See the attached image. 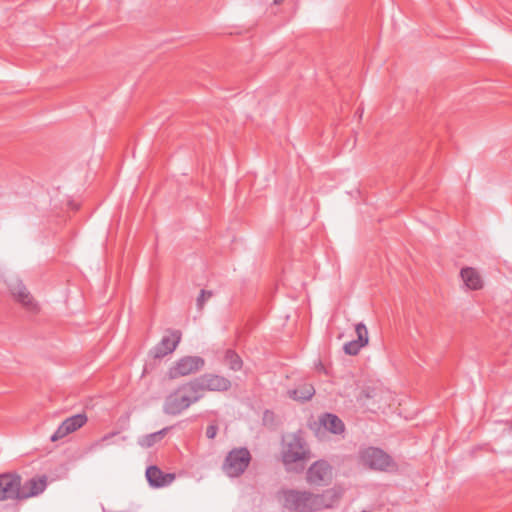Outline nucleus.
Returning <instances> with one entry per match:
<instances>
[{"mask_svg": "<svg viewBox=\"0 0 512 512\" xmlns=\"http://www.w3.org/2000/svg\"><path fill=\"white\" fill-rule=\"evenodd\" d=\"M344 494V486L335 484L321 493L282 488L277 492L276 497L282 508L290 512H318L336 507Z\"/></svg>", "mask_w": 512, "mask_h": 512, "instance_id": "obj_1", "label": "nucleus"}, {"mask_svg": "<svg viewBox=\"0 0 512 512\" xmlns=\"http://www.w3.org/2000/svg\"><path fill=\"white\" fill-rule=\"evenodd\" d=\"M200 399L192 380L179 385L170 392L164 402V412L169 415H179Z\"/></svg>", "mask_w": 512, "mask_h": 512, "instance_id": "obj_2", "label": "nucleus"}, {"mask_svg": "<svg viewBox=\"0 0 512 512\" xmlns=\"http://www.w3.org/2000/svg\"><path fill=\"white\" fill-rule=\"evenodd\" d=\"M312 457L308 443L301 431L288 436L281 451V460L287 470L299 462H307Z\"/></svg>", "mask_w": 512, "mask_h": 512, "instance_id": "obj_3", "label": "nucleus"}, {"mask_svg": "<svg viewBox=\"0 0 512 512\" xmlns=\"http://www.w3.org/2000/svg\"><path fill=\"white\" fill-rule=\"evenodd\" d=\"M359 458L364 466L372 470L389 472L398 469L393 458L384 450L377 447H368L361 450Z\"/></svg>", "mask_w": 512, "mask_h": 512, "instance_id": "obj_4", "label": "nucleus"}, {"mask_svg": "<svg viewBox=\"0 0 512 512\" xmlns=\"http://www.w3.org/2000/svg\"><path fill=\"white\" fill-rule=\"evenodd\" d=\"M251 460V453L246 447L233 448L226 455L222 470L229 477H239L246 471Z\"/></svg>", "mask_w": 512, "mask_h": 512, "instance_id": "obj_5", "label": "nucleus"}, {"mask_svg": "<svg viewBox=\"0 0 512 512\" xmlns=\"http://www.w3.org/2000/svg\"><path fill=\"white\" fill-rule=\"evenodd\" d=\"M334 478V468L325 459L313 462L305 473V480L313 487L329 486Z\"/></svg>", "mask_w": 512, "mask_h": 512, "instance_id": "obj_6", "label": "nucleus"}, {"mask_svg": "<svg viewBox=\"0 0 512 512\" xmlns=\"http://www.w3.org/2000/svg\"><path fill=\"white\" fill-rule=\"evenodd\" d=\"M205 365V361L200 356H183L170 366L166 372L169 380H176L196 374Z\"/></svg>", "mask_w": 512, "mask_h": 512, "instance_id": "obj_7", "label": "nucleus"}, {"mask_svg": "<svg viewBox=\"0 0 512 512\" xmlns=\"http://www.w3.org/2000/svg\"><path fill=\"white\" fill-rule=\"evenodd\" d=\"M200 399L205 391L225 392L231 388V381L222 376L212 373L203 374L192 380Z\"/></svg>", "mask_w": 512, "mask_h": 512, "instance_id": "obj_8", "label": "nucleus"}, {"mask_svg": "<svg viewBox=\"0 0 512 512\" xmlns=\"http://www.w3.org/2000/svg\"><path fill=\"white\" fill-rule=\"evenodd\" d=\"M20 481L18 474H0V501L20 500Z\"/></svg>", "mask_w": 512, "mask_h": 512, "instance_id": "obj_9", "label": "nucleus"}, {"mask_svg": "<svg viewBox=\"0 0 512 512\" xmlns=\"http://www.w3.org/2000/svg\"><path fill=\"white\" fill-rule=\"evenodd\" d=\"M87 416L84 413L73 415L67 419H65L57 428V430L52 434L50 440L52 442H56L58 440L63 439L67 435L75 432L84 426L87 422Z\"/></svg>", "mask_w": 512, "mask_h": 512, "instance_id": "obj_10", "label": "nucleus"}, {"mask_svg": "<svg viewBox=\"0 0 512 512\" xmlns=\"http://www.w3.org/2000/svg\"><path fill=\"white\" fill-rule=\"evenodd\" d=\"M355 332L357 334V339L349 341L344 344L343 350L347 355L355 356L357 355L361 348L365 347L368 344V330L363 323H357L355 325Z\"/></svg>", "mask_w": 512, "mask_h": 512, "instance_id": "obj_11", "label": "nucleus"}, {"mask_svg": "<svg viewBox=\"0 0 512 512\" xmlns=\"http://www.w3.org/2000/svg\"><path fill=\"white\" fill-rule=\"evenodd\" d=\"M46 485L45 478H31L24 484L20 482V500L41 494L45 490Z\"/></svg>", "mask_w": 512, "mask_h": 512, "instance_id": "obj_12", "label": "nucleus"}, {"mask_svg": "<svg viewBox=\"0 0 512 512\" xmlns=\"http://www.w3.org/2000/svg\"><path fill=\"white\" fill-rule=\"evenodd\" d=\"M182 339V332L179 329H166L162 336V357L172 354Z\"/></svg>", "mask_w": 512, "mask_h": 512, "instance_id": "obj_13", "label": "nucleus"}, {"mask_svg": "<svg viewBox=\"0 0 512 512\" xmlns=\"http://www.w3.org/2000/svg\"><path fill=\"white\" fill-rule=\"evenodd\" d=\"M319 423L325 430L333 434H342L345 430L343 421L335 414L325 413L320 416Z\"/></svg>", "mask_w": 512, "mask_h": 512, "instance_id": "obj_14", "label": "nucleus"}, {"mask_svg": "<svg viewBox=\"0 0 512 512\" xmlns=\"http://www.w3.org/2000/svg\"><path fill=\"white\" fill-rule=\"evenodd\" d=\"M461 278L465 285L471 290H479L483 286V281L478 271L472 267L461 269Z\"/></svg>", "mask_w": 512, "mask_h": 512, "instance_id": "obj_15", "label": "nucleus"}, {"mask_svg": "<svg viewBox=\"0 0 512 512\" xmlns=\"http://www.w3.org/2000/svg\"><path fill=\"white\" fill-rule=\"evenodd\" d=\"M314 394L315 389L313 385L307 382L300 383L295 389L288 391L290 398L302 402L310 400Z\"/></svg>", "mask_w": 512, "mask_h": 512, "instance_id": "obj_16", "label": "nucleus"}, {"mask_svg": "<svg viewBox=\"0 0 512 512\" xmlns=\"http://www.w3.org/2000/svg\"><path fill=\"white\" fill-rule=\"evenodd\" d=\"M16 302L20 303L22 307L31 313H37L39 311V305L34 300L30 292L26 289L22 293L14 296Z\"/></svg>", "mask_w": 512, "mask_h": 512, "instance_id": "obj_17", "label": "nucleus"}, {"mask_svg": "<svg viewBox=\"0 0 512 512\" xmlns=\"http://www.w3.org/2000/svg\"><path fill=\"white\" fill-rule=\"evenodd\" d=\"M224 362L233 371H239L243 367L241 357L232 349H227L225 351Z\"/></svg>", "mask_w": 512, "mask_h": 512, "instance_id": "obj_18", "label": "nucleus"}, {"mask_svg": "<svg viewBox=\"0 0 512 512\" xmlns=\"http://www.w3.org/2000/svg\"><path fill=\"white\" fill-rule=\"evenodd\" d=\"M146 478L149 484L155 488L160 487V468L156 465L149 466L146 469Z\"/></svg>", "mask_w": 512, "mask_h": 512, "instance_id": "obj_19", "label": "nucleus"}, {"mask_svg": "<svg viewBox=\"0 0 512 512\" xmlns=\"http://www.w3.org/2000/svg\"><path fill=\"white\" fill-rule=\"evenodd\" d=\"M160 439V431L154 432L141 437L138 441L139 445L144 448H149L156 444Z\"/></svg>", "mask_w": 512, "mask_h": 512, "instance_id": "obj_20", "label": "nucleus"}, {"mask_svg": "<svg viewBox=\"0 0 512 512\" xmlns=\"http://www.w3.org/2000/svg\"><path fill=\"white\" fill-rule=\"evenodd\" d=\"M8 287L13 297L17 296L18 294L22 293L27 289L25 285L22 283V281L18 279H11L8 282Z\"/></svg>", "mask_w": 512, "mask_h": 512, "instance_id": "obj_21", "label": "nucleus"}, {"mask_svg": "<svg viewBox=\"0 0 512 512\" xmlns=\"http://www.w3.org/2000/svg\"><path fill=\"white\" fill-rule=\"evenodd\" d=\"M213 296V292L210 290L202 289L196 300V306L198 310H203L205 302Z\"/></svg>", "mask_w": 512, "mask_h": 512, "instance_id": "obj_22", "label": "nucleus"}, {"mask_svg": "<svg viewBox=\"0 0 512 512\" xmlns=\"http://www.w3.org/2000/svg\"><path fill=\"white\" fill-rule=\"evenodd\" d=\"M218 432V425L216 423H211L206 428V436L209 439H214Z\"/></svg>", "mask_w": 512, "mask_h": 512, "instance_id": "obj_23", "label": "nucleus"}, {"mask_svg": "<svg viewBox=\"0 0 512 512\" xmlns=\"http://www.w3.org/2000/svg\"><path fill=\"white\" fill-rule=\"evenodd\" d=\"M175 478V473H162V487L171 484Z\"/></svg>", "mask_w": 512, "mask_h": 512, "instance_id": "obj_24", "label": "nucleus"}, {"mask_svg": "<svg viewBox=\"0 0 512 512\" xmlns=\"http://www.w3.org/2000/svg\"><path fill=\"white\" fill-rule=\"evenodd\" d=\"M154 357H155V358L160 357V350H158V348H155V349H154Z\"/></svg>", "mask_w": 512, "mask_h": 512, "instance_id": "obj_25", "label": "nucleus"}, {"mask_svg": "<svg viewBox=\"0 0 512 512\" xmlns=\"http://www.w3.org/2000/svg\"><path fill=\"white\" fill-rule=\"evenodd\" d=\"M166 430H167L166 428H162V430H161L162 437L165 435Z\"/></svg>", "mask_w": 512, "mask_h": 512, "instance_id": "obj_26", "label": "nucleus"}, {"mask_svg": "<svg viewBox=\"0 0 512 512\" xmlns=\"http://www.w3.org/2000/svg\"><path fill=\"white\" fill-rule=\"evenodd\" d=\"M282 1H283V0H274V2H275L276 4H278V3L282 2Z\"/></svg>", "mask_w": 512, "mask_h": 512, "instance_id": "obj_27", "label": "nucleus"}]
</instances>
